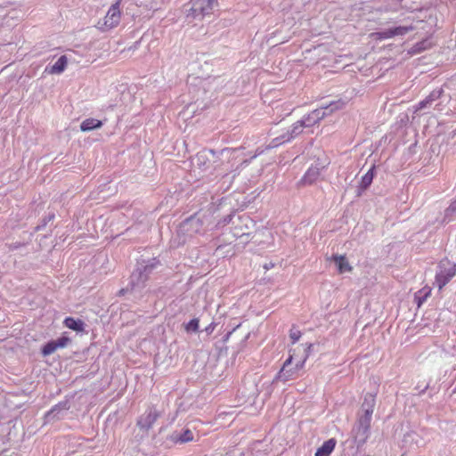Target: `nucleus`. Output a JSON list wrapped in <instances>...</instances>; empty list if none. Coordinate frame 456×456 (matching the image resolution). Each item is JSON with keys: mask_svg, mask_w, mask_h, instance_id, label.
I'll return each instance as SVG.
<instances>
[{"mask_svg": "<svg viewBox=\"0 0 456 456\" xmlns=\"http://www.w3.org/2000/svg\"><path fill=\"white\" fill-rule=\"evenodd\" d=\"M410 29L416 30L414 38L417 39V42L411 47L403 43L402 53L407 52V55L412 56L432 47L433 42L431 37L434 33V28L431 23L423 20H417L416 23L413 26H410V28L406 25L401 26V36L405 35Z\"/></svg>", "mask_w": 456, "mask_h": 456, "instance_id": "f257e3e1", "label": "nucleus"}, {"mask_svg": "<svg viewBox=\"0 0 456 456\" xmlns=\"http://www.w3.org/2000/svg\"><path fill=\"white\" fill-rule=\"evenodd\" d=\"M160 265V261L157 257L140 258L136 262V265L130 277L134 287L141 288L142 291L146 287V283L150 279L153 271Z\"/></svg>", "mask_w": 456, "mask_h": 456, "instance_id": "f03ea898", "label": "nucleus"}, {"mask_svg": "<svg viewBox=\"0 0 456 456\" xmlns=\"http://www.w3.org/2000/svg\"><path fill=\"white\" fill-rule=\"evenodd\" d=\"M291 352L292 350L290 349L289 351V357L283 362L281 370L273 378L272 384H276L279 381L285 383L289 380H293L300 377V371L305 366V359H300L293 365L294 353L292 354Z\"/></svg>", "mask_w": 456, "mask_h": 456, "instance_id": "7ed1b4c3", "label": "nucleus"}, {"mask_svg": "<svg viewBox=\"0 0 456 456\" xmlns=\"http://www.w3.org/2000/svg\"><path fill=\"white\" fill-rule=\"evenodd\" d=\"M204 218V214L196 212L179 224L177 235L183 237V242H185L187 237H192L202 231L205 224Z\"/></svg>", "mask_w": 456, "mask_h": 456, "instance_id": "20e7f679", "label": "nucleus"}, {"mask_svg": "<svg viewBox=\"0 0 456 456\" xmlns=\"http://www.w3.org/2000/svg\"><path fill=\"white\" fill-rule=\"evenodd\" d=\"M370 434V420L357 418V421L351 431L354 443L357 449L362 446Z\"/></svg>", "mask_w": 456, "mask_h": 456, "instance_id": "39448f33", "label": "nucleus"}, {"mask_svg": "<svg viewBox=\"0 0 456 456\" xmlns=\"http://www.w3.org/2000/svg\"><path fill=\"white\" fill-rule=\"evenodd\" d=\"M187 16H191L194 19L203 18L212 13L214 7L217 5V0H191Z\"/></svg>", "mask_w": 456, "mask_h": 456, "instance_id": "423d86ee", "label": "nucleus"}, {"mask_svg": "<svg viewBox=\"0 0 456 456\" xmlns=\"http://www.w3.org/2000/svg\"><path fill=\"white\" fill-rule=\"evenodd\" d=\"M440 271L436 275V283L442 289L456 274V265L444 259L440 262Z\"/></svg>", "mask_w": 456, "mask_h": 456, "instance_id": "0eeeda50", "label": "nucleus"}, {"mask_svg": "<svg viewBox=\"0 0 456 456\" xmlns=\"http://www.w3.org/2000/svg\"><path fill=\"white\" fill-rule=\"evenodd\" d=\"M162 416V412L155 406H149L146 411L138 417L136 420V428H143L150 431L154 423Z\"/></svg>", "mask_w": 456, "mask_h": 456, "instance_id": "6e6552de", "label": "nucleus"}, {"mask_svg": "<svg viewBox=\"0 0 456 456\" xmlns=\"http://www.w3.org/2000/svg\"><path fill=\"white\" fill-rule=\"evenodd\" d=\"M226 151H229V150L223 149L221 151L217 152L212 149H204L196 154L193 161L200 169L207 170L210 167L211 159H216L218 154H224Z\"/></svg>", "mask_w": 456, "mask_h": 456, "instance_id": "1a4fd4ad", "label": "nucleus"}, {"mask_svg": "<svg viewBox=\"0 0 456 456\" xmlns=\"http://www.w3.org/2000/svg\"><path fill=\"white\" fill-rule=\"evenodd\" d=\"M304 126L301 121H297L293 124L291 129H289L286 133L273 138L270 142V147H277L284 142H290L293 138L297 137L303 132Z\"/></svg>", "mask_w": 456, "mask_h": 456, "instance_id": "9d476101", "label": "nucleus"}, {"mask_svg": "<svg viewBox=\"0 0 456 456\" xmlns=\"http://www.w3.org/2000/svg\"><path fill=\"white\" fill-rule=\"evenodd\" d=\"M70 408V402L69 399L59 402L53 406L45 415V422L52 420H59L63 418L64 413Z\"/></svg>", "mask_w": 456, "mask_h": 456, "instance_id": "9b49d317", "label": "nucleus"}, {"mask_svg": "<svg viewBox=\"0 0 456 456\" xmlns=\"http://www.w3.org/2000/svg\"><path fill=\"white\" fill-rule=\"evenodd\" d=\"M376 404V396L373 394L367 393L364 395L363 402L361 406V411L358 413V418L371 421V416Z\"/></svg>", "mask_w": 456, "mask_h": 456, "instance_id": "f8f14e48", "label": "nucleus"}, {"mask_svg": "<svg viewBox=\"0 0 456 456\" xmlns=\"http://www.w3.org/2000/svg\"><path fill=\"white\" fill-rule=\"evenodd\" d=\"M193 439V432L188 428H183L180 430H175L167 437V441H170L175 444H183L191 442Z\"/></svg>", "mask_w": 456, "mask_h": 456, "instance_id": "ddd939ff", "label": "nucleus"}, {"mask_svg": "<svg viewBox=\"0 0 456 456\" xmlns=\"http://www.w3.org/2000/svg\"><path fill=\"white\" fill-rule=\"evenodd\" d=\"M120 1L121 0H118L115 4H113L104 17V26L108 29L116 27L120 21Z\"/></svg>", "mask_w": 456, "mask_h": 456, "instance_id": "4468645a", "label": "nucleus"}, {"mask_svg": "<svg viewBox=\"0 0 456 456\" xmlns=\"http://www.w3.org/2000/svg\"><path fill=\"white\" fill-rule=\"evenodd\" d=\"M376 174V167L373 165L366 174H364L360 181L356 190V196L360 197L364 191H366L371 184Z\"/></svg>", "mask_w": 456, "mask_h": 456, "instance_id": "2eb2a0df", "label": "nucleus"}, {"mask_svg": "<svg viewBox=\"0 0 456 456\" xmlns=\"http://www.w3.org/2000/svg\"><path fill=\"white\" fill-rule=\"evenodd\" d=\"M149 436V431L143 428H136L134 429L132 437L130 438V444L134 449H138L139 445L144 441Z\"/></svg>", "mask_w": 456, "mask_h": 456, "instance_id": "dca6fc26", "label": "nucleus"}, {"mask_svg": "<svg viewBox=\"0 0 456 456\" xmlns=\"http://www.w3.org/2000/svg\"><path fill=\"white\" fill-rule=\"evenodd\" d=\"M331 261L334 262L339 273H345L352 270V266L346 256L333 255L331 256Z\"/></svg>", "mask_w": 456, "mask_h": 456, "instance_id": "f3484780", "label": "nucleus"}, {"mask_svg": "<svg viewBox=\"0 0 456 456\" xmlns=\"http://www.w3.org/2000/svg\"><path fill=\"white\" fill-rule=\"evenodd\" d=\"M63 324L67 328H69L76 332H83V331H85V328H86V323L84 321H82L81 319L74 318V317H70V316H68L64 319Z\"/></svg>", "mask_w": 456, "mask_h": 456, "instance_id": "a211bd4d", "label": "nucleus"}, {"mask_svg": "<svg viewBox=\"0 0 456 456\" xmlns=\"http://www.w3.org/2000/svg\"><path fill=\"white\" fill-rule=\"evenodd\" d=\"M336 444L337 440L335 438L328 439L316 450L315 456H330L333 452Z\"/></svg>", "mask_w": 456, "mask_h": 456, "instance_id": "6ab92c4d", "label": "nucleus"}, {"mask_svg": "<svg viewBox=\"0 0 456 456\" xmlns=\"http://www.w3.org/2000/svg\"><path fill=\"white\" fill-rule=\"evenodd\" d=\"M431 291L430 287L425 286L414 294V302L418 308L431 296Z\"/></svg>", "mask_w": 456, "mask_h": 456, "instance_id": "aec40b11", "label": "nucleus"}, {"mask_svg": "<svg viewBox=\"0 0 456 456\" xmlns=\"http://www.w3.org/2000/svg\"><path fill=\"white\" fill-rule=\"evenodd\" d=\"M102 125H103V123L101 120L93 118H89L85 119L80 124V130L82 132H89L94 129L102 127Z\"/></svg>", "mask_w": 456, "mask_h": 456, "instance_id": "412c9836", "label": "nucleus"}, {"mask_svg": "<svg viewBox=\"0 0 456 456\" xmlns=\"http://www.w3.org/2000/svg\"><path fill=\"white\" fill-rule=\"evenodd\" d=\"M321 111L319 110H315L311 114L305 116L300 121L303 124L304 127H310L317 123L321 118Z\"/></svg>", "mask_w": 456, "mask_h": 456, "instance_id": "4be33fe9", "label": "nucleus"}, {"mask_svg": "<svg viewBox=\"0 0 456 456\" xmlns=\"http://www.w3.org/2000/svg\"><path fill=\"white\" fill-rule=\"evenodd\" d=\"M68 64V59L66 55H61L56 62L50 68L49 73L51 74H61L62 73Z\"/></svg>", "mask_w": 456, "mask_h": 456, "instance_id": "5701e85b", "label": "nucleus"}, {"mask_svg": "<svg viewBox=\"0 0 456 456\" xmlns=\"http://www.w3.org/2000/svg\"><path fill=\"white\" fill-rule=\"evenodd\" d=\"M320 175L319 168L311 167L309 168L302 178V182L305 184H312L315 182Z\"/></svg>", "mask_w": 456, "mask_h": 456, "instance_id": "b1692460", "label": "nucleus"}, {"mask_svg": "<svg viewBox=\"0 0 456 456\" xmlns=\"http://www.w3.org/2000/svg\"><path fill=\"white\" fill-rule=\"evenodd\" d=\"M127 293L134 295H142V291L141 288L134 287L132 284V278L129 277V282L126 288H122L118 292V296L122 297Z\"/></svg>", "mask_w": 456, "mask_h": 456, "instance_id": "393cba45", "label": "nucleus"}, {"mask_svg": "<svg viewBox=\"0 0 456 456\" xmlns=\"http://www.w3.org/2000/svg\"><path fill=\"white\" fill-rule=\"evenodd\" d=\"M54 218H55L54 212H49L45 216H44L40 220V223L34 228L31 235L35 232H37L43 230L50 222L53 221Z\"/></svg>", "mask_w": 456, "mask_h": 456, "instance_id": "a878e982", "label": "nucleus"}, {"mask_svg": "<svg viewBox=\"0 0 456 456\" xmlns=\"http://www.w3.org/2000/svg\"><path fill=\"white\" fill-rule=\"evenodd\" d=\"M54 339L49 340L41 347V354L43 356H48L57 350Z\"/></svg>", "mask_w": 456, "mask_h": 456, "instance_id": "bb28decb", "label": "nucleus"}, {"mask_svg": "<svg viewBox=\"0 0 456 456\" xmlns=\"http://www.w3.org/2000/svg\"><path fill=\"white\" fill-rule=\"evenodd\" d=\"M200 320L198 318H193L187 323H184V330L187 333H196L199 331L200 328Z\"/></svg>", "mask_w": 456, "mask_h": 456, "instance_id": "cd10ccee", "label": "nucleus"}, {"mask_svg": "<svg viewBox=\"0 0 456 456\" xmlns=\"http://www.w3.org/2000/svg\"><path fill=\"white\" fill-rule=\"evenodd\" d=\"M233 216H234V211H232L230 214L226 215L225 216H224L223 218L218 220V222L216 224V226L217 227H224L226 224H230V222L232 221Z\"/></svg>", "mask_w": 456, "mask_h": 456, "instance_id": "c85d7f7f", "label": "nucleus"}, {"mask_svg": "<svg viewBox=\"0 0 456 456\" xmlns=\"http://www.w3.org/2000/svg\"><path fill=\"white\" fill-rule=\"evenodd\" d=\"M70 341V338L67 336H61L54 340L57 348L65 347Z\"/></svg>", "mask_w": 456, "mask_h": 456, "instance_id": "c756f323", "label": "nucleus"}, {"mask_svg": "<svg viewBox=\"0 0 456 456\" xmlns=\"http://www.w3.org/2000/svg\"><path fill=\"white\" fill-rule=\"evenodd\" d=\"M301 335H302L301 331L298 330H295L294 327L289 331V338L293 344H295L296 342H297L299 340V338H301Z\"/></svg>", "mask_w": 456, "mask_h": 456, "instance_id": "7c9ffc66", "label": "nucleus"}, {"mask_svg": "<svg viewBox=\"0 0 456 456\" xmlns=\"http://www.w3.org/2000/svg\"><path fill=\"white\" fill-rule=\"evenodd\" d=\"M27 244H28V242L16 241V242H12V243L7 244V247H8L9 250L14 251L22 247H25Z\"/></svg>", "mask_w": 456, "mask_h": 456, "instance_id": "2f4dec72", "label": "nucleus"}, {"mask_svg": "<svg viewBox=\"0 0 456 456\" xmlns=\"http://www.w3.org/2000/svg\"><path fill=\"white\" fill-rule=\"evenodd\" d=\"M236 176V174L233 173L232 175H230V174H225L224 175H223L222 177V180H223V184L226 183H231V181L232 179H234V177Z\"/></svg>", "mask_w": 456, "mask_h": 456, "instance_id": "473e14b6", "label": "nucleus"}, {"mask_svg": "<svg viewBox=\"0 0 456 456\" xmlns=\"http://www.w3.org/2000/svg\"><path fill=\"white\" fill-rule=\"evenodd\" d=\"M314 345L313 344H305V356L302 358V359H307L312 352V348H313Z\"/></svg>", "mask_w": 456, "mask_h": 456, "instance_id": "72a5a7b5", "label": "nucleus"}, {"mask_svg": "<svg viewBox=\"0 0 456 456\" xmlns=\"http://www.w3.org/2000/svg\"><path fill=\"white\" fill-rule=\"evenodd\" d=\"M235 235L238 238H240V240H242L243 243H248V239L250 236V233L249 232H242L241 234L235 233Z\"/></svg>", "mask_w": 456, "mask_h": 456, "instance_id": "f704fd0d", "label": "nucleus"}, {"mask_svg": "<svg viewBox=\"0 0 456 456\" xmlns=\"http://www.w3.org/2000/svg\"><path fill=\"white\" fill-rule=\"evenodd\" d=\"M216 323L215 322H211L208 327L205 328V331L208 335L211 334L215 328H216Z\"/></svg>", "mask_w": 456, "mask_h": 456, "instance_id": "c9c22d12", "label": "nucleus"}, {"mask_svg": "<svg viewBox=\"0 0 456 456\" xmlns=\"http://www.w3.org/2000/svg\"><path fill=\"white\" fill-rule=\"evenodd\" d=\"M428 387V383H426L423 387L420 389V392L419 393H423L424 391H426Z\"/></svg>", "mask_w": 456, "mask_h": 456, "instance_id": "e433bc0d", "label": "nucleus"}, {"mask_svg": "<svg viewBox=\"0 0 456 456\" xmlns=\"http://www.w3.org/2000/svg\"><path fill=\"white\" fill-rule=\"evenodd\" d=\"M393 33H394V35H397V34H399V27H395V28H394V29H393Z\"/></svg>", "mask_w": 456, "mask_h": 456, "instance_id": "4c0bfd02", "label": "nucleus"}, {"mask_svg": "<svg viewBox=\"0 0 456 456\" xmlns=\"http://www.w3.org/2000/svg\"><path fill=\"white\" fill-rule=\"evenodd\" d=\"M428 102V101H424V102H421L419 104H420V108H423L426 106V104Z\"/></svg>", "mask_w": 456, "mask_h": 456, "instance_id": "58836bf2", "label": "nucleus"}, {"mask_svg": "<svg viewBox=\"0 0 456 456\" xmlns=\"http://www.w3.org/2000/svg\"><path fill=\"white\" fill-rule=\"evenodd\" d=\"M415 18H418V19H419V15H418V14H414L412 17H408V19H412V20H414Z\"/></svg>", "mask_w": 456, "mask_h": 456, "instance_id": "ea45409f", "label": "nucleus"}, {"mask_svg": "<svg viewBox=\"0 0 456 456\" xmlns=\"http://www.w3.org/2000/svg\"><path fill=\"white\" fill-rule=\"evenodd\" d=\"M331 106L332 104H330L329 107H326V110H329L330 108V110H333V108Z\"/></svg>", "mask_w": 456, "mask_h": 456, "instance_id": "a19ab883", "label": "nucleus"}, {"mask_svg": "<svg viewBox=\"0 0 456 456\" xmlns=\"http://www.w3.org/2000/svg\"><path fill=\"white\" fill-rule=\"evenodd\" d=\"M248 163V160H244V161L241 163V165H244V164H246V165H247Z\"/></svg>", "mask_w": 456, "mask_h": 456, "instance_id": "79ce46f5", "label": "nucleus"}]
</instances>
